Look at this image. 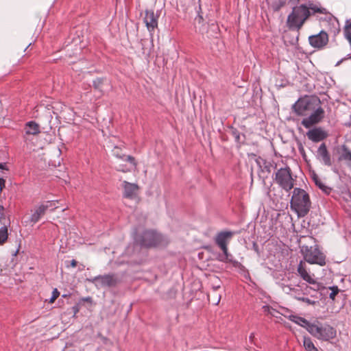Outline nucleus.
Returning a JSON list of instances; mask_svg holds the SVG:
<instances>
[{
	"label": "nucleus",
	"instance_id": "7c9ffc66",
	"mask_svg": "<svg viewBox=\"0 0 351 351\" xmlns=\"http://www.w3.org/2000/svg\"><path fill=\"white\" fill-rule=\"evenodd\" d=\"M330 289H331V292L329 294V298L330 299H332V300H334L335 298V296L339 293V289L337 286H333V287H330Z\"/></svg>",
	"mask_w": 351,
	"mask_h": 351
},
{
	"label": "nucleus",
	"instance_id": "a19ab883",
	"mask_svg": "<svg viewBox=\"0 0 351 351\" xmlns=\"http://www.w3.org/2000/svg\"><path fill=\"white\" fill-rule=\"evenodd\" d=\"M344 60H340L336 64V66H339L341 62H343Z\"/></svg>",
	"mask_w": 351,
	"mask_h": 351
},
{
	"label": "nucleus",
	"instance_id": "39448f33",
	"mask_svg": "<svg viewBox=\"0 0 351 351\" xmlns=\"http://www.w3.org/2000/svg\"><path fill=\"white\" fill-rule=\"evenodd\" d=\"M321 104L317 97H307L298 99L293 106L294 112L300 116L306 115L307 112L315 109L316 106Z\"/></svg>",
	"mask_w": 351,
	"mask_h": 351
},
{
	"label": "nucleus",
	"instance_id": "58836bf2",
	"mask_svg": "<svg viewBox=\"0 0 351 351\" xmlns=\"http://www.w3.org/2000/svg\"><path fill=\"white\" fill-rule=\"evenodd\" d=\"M5 181L3 179H0V190H2V186H4Z\"/></svg>",
	"mask_w": 351,
	"mask_h": 351
},
{
	"label": "nucleus",
	"instance_id": "e433bc0d",
	"mask_svg": "<svg viewBox=\"0 0 351 351\" xmlns=\"http://www.w3.org/2000/svg\"><path fill=\"white\" fill-rule=\"evenodd\" d=\"M77 261H76L75 260L73 259V260L71 261V266L72 267H76V266H77Z\"/></svg>",
	"mask_w": 351,
	"mask_h": 351
},
{
	"label": "nucleus",
	"instance_id": "cd10ccee",
	"mask_svg": "<svg viewBox=\"0 0 351 351\" xmlns=\"http://www.w3.org/2000/svg\"><path fill=\"white\" fill-rule=\"evenodd\" d=\"M287 0H278L273 2L271 7L274 11H278L286 3Z\"/></svg>",
	"mask_w": 351,
	"mask_h": 351
},
{
	"label": "nucleus",
	"instance_id": "4468645a",
	"mask_svg": "<svg viewBox=\"0 0 351 351\" xmlns=\"http://www.w3.org/2000/svg\"><path fill=\"white\" fill-rule=\"evenodd\" d=\"M233 236V232L231 231H224L219 232L215 237L216 244L221 248L223 252L226 253L228 249V244Z\"/></svg>",
	"mask_w": 351,
	"mask_h": 351
},
{
	"label": "nucleus",
	"instance_id": "c9c22d12",
	"mask_svg": "<svg viewBox=\"0 0 351 351\" xmlns=\"http://www.w3.org/2000/svg\"><path fill=\"white\" fill-rule=\"evenodd\" d=\"M220 295H216L215 298H213V303L215 304H218L220 301Z\"/></svg>",
	"mask_w": 351,
	"mask_h": 351
},
{
	"label": "nucleus",
	"instance_id": "2eb2a0df",
	"mask_svg": "<svg viewBox=\"0 0 351 351\" xmlns=\"http://www.w3.org/2000/svg\"><path fill=\"white\" fill-rule=\"evenodd\" d=\"M317 158L326 166H331L332 161L325 143H322L317 152Z\"/></svg>",
	"mask_w": 351,
	"mask_h": 351
},
{
	"label": "nucleus",
	"instance_id": "a211bd4d",
	"mask_svg": "<svg viewBox=\"0 0 351 351\" xmlns=\"http://www.w3.org/2000/svg\"><path fill=\"white\" fill-rule=\"evenodd\" d=\"M123 196L126 198H134L138 191V186L134 183H130L127 181H123Z\"/></svg>",
	"mask_w": 351,
	"mask_h": 351
},
{
	"label": "nucleus",
	"instance_id": "4be33fe9",
	"mask_svg": "<svg viewBox=\"0 0 351 351\" xmlns=\"http://www.w3.org/2000/svg\"><path fill=\"white\" fill-rule=\"evenodd\" d=\"M303 346L306 351H318L310 337H304Z\"/></svg>",
	"mask_w": 351,
	"mask_h": 351
},
{
	"label": "nucleus",
	"instance_id": "473e14b6",
	"mask_svg": "<svg viewBox=\"0 0 351 351\" xmlns=\"http://www.w3.org/2000/svg\"><path fill=\"white\" fill-rule=\"evenodd\" d=\"M60 293L57 289H55L52 292V295L49 300L50 303H53L59 296Z\"/></svg>",
	"mask_w": 351,
	"mask_h": 351
},
{
	"label": "nucleus",
	"instance_id": "6e6552de",
	"mask_svg": "<svg viewBox=\"0 0 351 351\" xmlns=\"http://www.w3.org/2000/svg\"><path fill=\"white\" fill-rule=\"evenodd\" d=\"M163 241V237L154 230H145L137 242L141 246L149 247L160 245Z\"/></svg>",
	"mask_w": 351,
	"mask_h": 351
},
{
	"label": "nucleus",
	"instance_id": "412c9836",
	"mask_svg": "<svg viewBox=\"0 0 351 351\" xmlns=\"http://www.w3.org/2000/svg\"><path fill=\"white\" fill-rule=\"evenodd\" d=\"M290 319L293 322L296 323L297 324L305 328L308 332V326H311V324H312V323L309 322L306 319L295 315L291 316Z\"/></svg>",
	"mask_w": 351,
	"mask_h": 351
},
{
	"label": "nucleus",
	"instance_id": "c85d7f7f",
	"mask_svg": "<svg viewBox=\"0 0 351 351\" xmlns=\"http://www.w3.org/2000/svg\"><path fill=\"white\" fill-rule=\"evenodd\" d=\"M318 289L317 288V287L315 286V288L313 289L311 288V287H308L307 285H306L303 289H302V295H311V297H313L314 295L313 294H311V291L314 292V293H316V291Z\"/></svg>",
	"mask_w": 351,
	"mask_h": 351
},
{
	"label": "nucleus",
	"instance_id": "9d476101",
	"mask_svg": "<svg viewBox=\"0 0 351 351\" xmlns=\"http://www.w3.org/2000/svg\"><path fill=\"white\" fill-rule=\"evenodd\" d=\"M56 202L57 201H47L35 208L32 214L30 221L35 223L40 220L41 217L45 214L48 209L53 210L57 208V206L56 205Z\"/></svg>",
	"mask_w": 351,
	"mask_h": 351
},
{
	"label": "nucleus",
	"instance_id": "79ce46f5",
	"mask_svg": "<svg viewBox=\"0 0 351 351\" xmlns=\"http://www.w3.org/2000/svg\"><path fill=\"white\" fill-rule=\"evenodd\" d=\"M118 170L122 171H125V169L124 168H121L120 167L118 168Z\"/></svg>",
	"mask_w": 351,
	"mask_h": 351
},
{
	"label": "nucleus",
	"instance_id": "a18cd8bd",
	"mask_svg": "<svg viewBox=\"0 0 351 351\" xmlns=\"http://www.w3.org/2000/svg\"><path fill=\"white\" fill-rule=\"evenodd\" d=\"M298 1H299L300 0H298Z\"/></svg>",
	"mask_w": 351,
	"mask_h": 351
},
{
	"label": "nucleus",
	"instance_id": "ea45409f",
	"mask_svg": "<svg viewBox=\"0 0 351 351\" xmlns=\"http://www.w3.org/2000/svg\"><path fill=\"white\" fill-rule=\"evenodd\" d=\"M349 59H351V54H348L346 57H344L343 58H342V60H349Z\"/></svg>",
	"mask_w": 351,
	"mask_h": 351
},
{
	"label": "nucleus",
	"instance_id": "2f4dec72",
	"mask_svg": "<svg viewBox=\"0 0 351 351\" xmlns=\"http://www.w3.org/2000/svg\"><path fill=\"white\" fill-rule=\"evenodd\" d=\"M308 8V10H311L314 12H318V13H322V14H325L326 12V10L325 8H318L316 5H311Z\"/></svg>",
	"mask_w": 351,
	"mask_h": 351
},
{
	"label": "nucleus",
	"instance_id": "f3484780",
	"mask_svg": "<svg viewBox=\"0 0 351 351\" xmlns=\"http://www.w3.org/2000/svg\"><path fill=\"white\" fill-rule=\"evenodd\" d=\"M158 16L154 14L153 10H146L144 21L149 32L154 31L158 26Z\"/></svg>",
	"mask_w": 351,
	"mask_h": 351
},
{
	"label": "nucleus",
	"instance_id": "c756f323",
	"mask_svg": "<svg viewBox=\"0 0 351 351\" xmlns=\"http://www.w3.org/2000/svg\"><path fill=\"white\" fill-rule=\"evenodd\" d=\"M104 82V80L102 78H97L93 81V86L95 89L101 91V85Z\"/></svg>",
	"mask_w": 351,
	"mask_h": 351
},
{
	"label": "nucleus",
	"instance_id": "393cba45",
	"mask_svg": "<svg viewBox=\"0 0 351 351\" xmlns=\"http://www.w3.org/2000/svg\"><path fill=\"white\" fill-rule=\"evenodd\" d=\"M8 239V228L3 226L0 228V245H3Z\"/></svg>",
	"mask_w": 351,
	"mask_h": 351
},
{
	"label": "nucleus",
	"instance_id": "72a5a7b5",
	"mask_svg": "<svg viewBox=\"0 0 351 351\" xmlns=\"http://www.w3.org/2000/svg\"><path fill=\"white\" fill-rule=\"evenodd\" d=\"M263 308L264 309L265 312H267V313L274 315V314L272 313V311H274V308H271L269 306H263Z\"/></svg>",
	"mask_w": 351,
	"mask_h": 351
},
{
	"label": "nucleus",
	"instance_id": "7ed1b4c3",
	"mask_svg": "<svg viewBox=\"0 0 351 351\" xmlns=\"http://www.w3.org/2000/svg\"><path fill=\"white\" fill-rule=\"evenodd\" d=\"M308 332L318 339L329 341L334 339L337 335V330L329 324L315 322L308 326Z\"/></svg>",
	"mask_w": 351,
	"mask_h": 351
},
{
	"label": "nucleus",
	"instance_id": "aec40b11",
	"mask_svg": "<svg viewBox=\"0 0 351 351\" xmlns=\"http://www.w3.org/2000/svg\"><path fill=\"white\" fill-rule=\"evenodd\" d=\"M112 152H113V155L114 156H116L117 158H120L124 161H128L134 166L136 165L134 158L131 156H126L125 154H121L120 153V149L119 147H115L114 148V149L112 150Z\"/></svg>",
	"mask_w": 351,
	"mask_h": 351
},
{
	"label": "nucleus",
	"instance_id": "ddd939ff",
	"mask_svg": "<svg viewBox=\"0 0 351 351\" xmlns=\"http://www.w3.org/2000/svg\"><path fill=\"white\" fill-rule=\"evenodd\" d=\"M309 44L314 48L320 49L324 48L328 42V35L324 31L308 37Z\"/></svg>",
	"mask_w": 351,
	"mask_h": 351
},
{
	"label": "nucleus",
	"instance_id": "37998d69",
	"mask_svg": "<svg viewBox=\"0 0 351 351\" xmlns=\"http://www.w3.org/2000/svg\"><path fill=\"white\" fill-rule=\"evenodd\" d=\"M254 335L253 334H251V335L250 336V339H252L253 338Z\"/></svg>",
	"mask_w": 351,
	"mask_h": 351
},
{
	"label": "nucleus",
	"instance_id": "1a4fd4ad",
	"mask_svg": "<svg viewBox=\"0 0 351 351\" xmlns=\"http://www.w3.org/2000/svg\"><path fill=\"white\" fill-rule=\"evenodd\" d=\"M311 111L313 112L302 121V125L306 128H310L313 125L319 123L324 117L325 112L321 104L316 106L315 109L311 110Z\"/></svg>",
	"mask_w": 351,
	"mask_h": 351
},
{
	"label": "nucleus",
	"instance_id": "0eeeda50",
	"mask_svg": "<svg viewBox=\"0 0 351 351\" xmlns=\"http://www.w3.org/2000/svg\"><path fill=\"white\" fill-rule=\"evenodd\" d=\"M86 280L94 284L97 289L114 287L121 282V280L116 274L99 275L92 278H87Z\"/></svg>",
	"mask_w": 351,
	"mask_h": 351
},
{
	"label": "nucleus",
	"instance_id": "a878e982",
	"mask_svg": "<svg viewBox=\"0 0 351 351\" xmlns=\"http://www.w3.org/2000/svg\"><path fill=\"white\" fill-rule=\"evenodd\" d=\"M313 179L315 183V184L323 191L326 193H328L330 191V189L326 186H325L323 182L320 180V179L317 177V175L314 174L313 176Z\"/></svg>",
	"mask_w": 351,
	"mask_h": 351
},
{
	"label": "nucleus",
	"instance_id": "423d86ee",
	"mask_svg": "<svg viewBox=\"0 0 351 351\" xmlns=\"http://www.w3.org/2000/svg\"><path fill=\"white\" fill-rule=\"evenodd\" d=\"M301 252L304 260L310 264H317L320 266L326 265V257L317 247L303 245Z\"/></svg>",
	"mask_w": 351,
	"mask_h": 351
},
{
	"label": "nucleus",
	"instance_id": "f704fd0d",
	"mask_svg": "<svg viewBox=\"0 0 351 351\" xmlns=\"http://www.w3.org/2000/svg\"><path fill=\"white\" fill-rule=\"evenodd\" d=\"M4 217H5V215H4V208H3V206H0V221L2 219H4Z\"/></svg>",
	"mask_w": 351,
	"mask_h": 351
},
{
	"label": "nucleus",
	"instance_id": "20e7f679",
	"mask_svg": "<svg viewBox=\"0 0 351 351\" xmlns=\"http://www.w3.org/2000/svg\"><path fill=\"white\" fill-rule=\"evenodd\" d=\"M274 180L278 186L287 192L293 188L295 181L289 167L279 169L275 173Z\"/></svg>",
	"mask_w": 351,
	"mask_h": 351
},
{
	"label": "nucleus",
	"instance_id": "dca6fc26",
	"mask_svg": "<svg viewBox=\"0 0 351 351\" xmlns=\"http://www.w3.org/2000/svg\"><path fill=\"white\" fill-rule=\"evenodd\" d=\"M306 136L311 141L319 142L325 139L328 136V134L321 128H315L308 130Z\"/></svg>",
	"mask_w": 351,
	"mask_h": 351
},
{
	"label": "nucleus",
	"instance_id": "bb28decb",
	"mask_svg": "<svg viewBox=\"0 0 351 351\" xmlns=\"http://www.w3.org/2000/svg\"><path fill=\"white\" fill-rule=\"evenodd\" d=\"M220 260L222 261L231 263L234 265H237L238 264V262L235 260H234L232 255L228 253V250L226 252H223V255L220 256Z\"/></svg>",
	"mask_w": 351,
	"mask_h": 351
},
{
	"label": "nucleus",
	"instance_id": "b1692460",
	"mask_svg": "<svg viewBox=\"0 0 351 351\" xmlns=\"http://www.w3.org/2000/svg\"><path fill=\"white\" fill-rule=\"evenodd\" d=\"M343 34L351 46V22L348 20L346 22V25L343 28Z\"/></svg>",
	"mask_w": 351,
	"mask_h": 351
},
{
	"label": "nucleus",
	"instance_id": "f257e3e1",
	"mask_svg": "<svg viewBox=\"0 0 351 351\" xmlns=\"http://www.w3.org/2000/svg\"><path fill=\"white\" fill-rule=\"evenodd\" d=\"M291 208L299 217L306 216L310 210L311 202L308 194L300 188H295L291 199Z\"/></svg>",
	"mask_w": 351,
	"mask_h": 351
},
{
	"label": "nucleus",
	"instance_id": "f03ea898",
	"mask_svg": "<svg viewBox=\"0 0 351 351\" xmlns=\"http://www.w3.org/2000/svg\"><path fill=\"white\" fill-rule=\"evenodd\" d=\"M310 15V10L306 5L295 6L287 17V25L290 29L299 31Z\"/></svg>",
	"mask_w": 351,
	"mask_h": 351
},
{
	"label": "nucleus",
	"instance_id": "c03bdc74",
	"mask_svg": "<svg viewBox=\"0 0 351 351\" xmlns=\"http://www.w3.org/2000/svg\"><path fill=\"white\" fill-rule=\"evenodd\" d=\"M256 162H257L259 165H261L259 160H256Z\"/></svg>",
	"mask_w": 351,
	"mask_h": 351
},
{
	"label": "nucleus",
	"instance_id": "4c0bfd02",
	"mask_svg": "<svg viewBox=\"0 0 351 351\" xmlns=\"http://www.w3.org/2000/svg\"><path fill=\"white\" fill-rule=\"evenodd\" d=\"M0 169L7 170L5 163H1L0 162Z\"/></svg>",
	"mask_w": 351,
	"mask_h": 351
},
{
	"label": "nucleus",
	"instance_id": "f8f14e48",
	"mask_svg": "<svg viewBox=\"0 0 351 351\" xmlns=\"http://www.w3.org/2000/svg\"><path fill=\"white\" fill-rule=\"evenodd\" d=\"M23 139L26 143H28L40 133V125L34 121H28L25 125Z\"/></svg>",
	"mask_w": 351,
	"mask_h": 351
},
{
	"label": "nucleus",
	"instance_id": "9b49d317",
	"mask_svg": "<svg viewBox=\"0 0 351 351\" xmlns=\"http://www.w3.org/2000/svg\"><path fill=\"white\" fill-rule=\"evenodd\" d=\"M298 275L304 281L316 286L319 288V284L315 279V275L310 273L309 269L306 267V263L303 261H300L297 267Z\"/></svg>",
	"mask_w": 351,
	"mask_h": 351
},
{
	"label": "nucleus",
	"instance_id": "6ab92c4d",
	"mask_svg": "<svg viewBox=\"0 0 351 351\" xmlns=\"http://www.w3.org/2000/svg\"><path fill=\"white\" fill-rule=\"evenodd\" d=\"M287 288L289 289V291H292L295 294V298L298 300L303 302H305L308 305H314L315 304L316 302L314 300H312L311 299L304 296L301 295L299 293V290L295 288H291L289 286H287Z\"/></svg>",
	"mask_w": 351,
	"mask_h": 351
},
{
	"label": "nucleus",
	"instance_id": "5701e85b",
	"mask_svg": "<svg viewBox=\"0 0 351 351\" xmlns=\"http://www.w3.org/2000/svg\"><path fill=\"white\" fill-rule=\"evenodd\" d=\"M340 158L348 162L349 165H351V152L346 145L342 146V153Z\"/></svg>",
	"mask_w": 351,
	"mask_h": 351
}]
</instances>
